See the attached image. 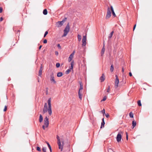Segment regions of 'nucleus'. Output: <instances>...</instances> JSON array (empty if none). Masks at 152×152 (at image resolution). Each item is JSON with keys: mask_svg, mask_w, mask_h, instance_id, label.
<instances>
[{"mask_svg": "<svg viewBox=\"0 0 152 152\" xmlns=\"http://www.w3.org/2000/svg\"><path fill=\"white\" fill-rule=\"evenodd\" d=\"M56 138L58 140L57 143L58 145L59 148L61 149V151H62L63 149V146L64 143V140L62 138H60L58 135H57Z\"/></svg>", "mask_w": 152, "mask_h": 152, "instance_id": "1", "label": "nucleus"}, {"mask_svg": "<svg viewBox=\"0 0 152 152\" xmlns=\"http://www.w3.org/2000/svg\"><path fill=\"white\" fill-rule=\"evenodd\" d=\"M51 99L50 98L48 99V113L49 115H51L52 113V111L51 109Z\"/></svg>", "mask_w": 152, "mask_h": 152, "instance_id": "2", "label": "nucleus"}, {"mask_svg": "<svg viewBox=\"0 0 152 152\" xmlns=\"http://www.w3.org/2000/svg\"><path fill=\"white\" fill-rule=\"evenodd\" d=\"M69 29L70 27L69 26V23H68L67 24L65 28L64 31V33L63 35L62 36V37H64L66 36V35H67L69 31Z\"/></svg>", "mask_w": 152, "mask_h": 152, "instance_id": "3", "label": "nucleus"}, {"mask_svg": "<svg viewBox=\"0 0 152 152\" xmlns=\"http://www.w3.org/2000/svg\"><path fill=\"white\" fill-rule=\"evenodd\" d=\"M67 18H64L61 21H59L56 23V25L58 27H59L61 26L64 22L66 21Z\"/></svg>", "mask_w": 152, "mask_h": 152, "instance_id": "4", "label": "nucleus"}, {"mask_svg": "<svg viewBox=\"0 0 152 152\" xmlns=\"http://www.w3.org/2000/svg\"><path fill=\"white\" fill-rule=\"evenodd\" d=\"M111 15V12L110 10V8L108 7L107 9V14L106 16V18L107 19L109 18Z\"/></svg>", "mask_w": 152, "mask_h": 152, "instance_id": "5", "label": "nucleus"}, {"mask_svg": "<svg viewBox=\"0 0 152 152\" xmlns=\"http://www.w3.org/2000/svg\"><path fill=\"white\" fill-rule=\"evenodd\" d=\"M44 124L46 128L48 127L49 125V119L47 116H46L44 118Z\"/></svg>", "mask_w": 152, "mask_h": 152, "instance_id": "6", "label": "nucleus"}, {"mask_svg": "<svg viewBox=\"0 0 152 152\" xmlns=\"http://www.w3.org/2000/svg\"><path fill=\"white\" fill-rule=\"evenodd\" d=\"M86 36H83V38L82 40V46H86Z\"/></svg>", "mask_w": 152, "mask_h": 152, "instance_id": "7", "label": "nucleus"}, {"mask_svg": "<svg viewBox=\"0 0 152 152\" xmlns=\"http://www.w3.org/2000/svg\"><path fill=\"white\" fill-rule=\"evenodd\" d=\"M115 86L116 88L118 86V84L119 82V80L117 75H115Z\"/></svg>", "mask_w": 152, "mask_h": 152, "instance_id": "8", "label": "nucleus"}, {"mask_svg": "<svg viewBox=\"0 0 152 152\" xmlns=\"http://www.w3.org/2000/svg\"><path fill=\"white\" fill-rule=\"evenodd\" d=\"M50 79L51 81L53 82L54 83H56V82L54 79V75L53 73H52L50 75Z\"/></svg>", "mask_w": 152, "mask_h": 152, "instance_id": "9", "label": "nucleus"}, {"mask_svg": "<svg viewBox=\"0 0 152 152\" xmlns=\"http://www.w3.org/2000/svg\"><path fill=\"white\" fill-rule=\"evenodd\" d=\"M48 111V106L47 103H45L44 104V108L43 109V114L46 113L47 111Z\"/></svg>", "mask_w": 152, "mask_h": 152, "instance_id": "10", "label": "nucleus"}, {"mask_svg": "<svg viewBox=\"0 0 152 152\" xmlns=\"http://www.w3.org/2000/svg\"><path fill=\"white\" fill-rule=\"evenodd\" d=\"M122 137V136L121 134L119 133L116 137V140L118 142H119L121 141Z\"/></svg>", "mask_w": 152, "mask_h": 152, "instance_id": "11", "label": "nucleus"}, {"mask_svg": "<svg viewBox=\"0 0 152 152\" xmlns=\"http://www.w3.org/2000/svg\"><path fill=\"white\" fill-rule=\"evenodd\" d=\"M75 52V51H74L73 52L72 54H70L68 58V61L69 62H70L71 61V60H72V59L73 57V56Z\"/></svg>", "mask_w": 152, "mask_h": 152, "instance_id": "12", "label": "nucleus"}, {"mask_svg": "<svg viewBox=\"0 0 152 152\" xmlns=\"http://www.w3.org/2000/svg\"><path fill=\"white\" fill-rule=\"evenodd\" d=\"M105 79V76L104 74L102 75V76L100 77L99 80L101 82H103Z\"/></svg>", "mask_w": 152, "mask_h": 152, "instance_id": "13", "label": "nucleus"}, {"mask_svg": "<svg viewBox=\"0 0 152 152\" xmlns=\"http://www.w3.org/2000/svg\"><path fill=\"white\" fill-rule=\"evenodd\" d=\"M110 10L111 11L114 17H116V15L114 12V9L113 7L112 6H110Z\"/></svg>", "mask_w": 152, "mask_h": 152, "instance_id": "14", "label": "nucleus"}, {"mask_svg": "<svg viewBox=\"0 0 152 152\" xmlns=\"http://www.w3.org/2000/svg\"><path fill=\"white\" fill-rule=\"evenodd\" d=\"M105 45L104 44L103 47L102 49V51H101V56H102L104 54V51H105Z\"/></svg>", "mask_w": 152, "mask_h": 152, "instance_id": "15", "label": "nucleus"}, {"mask_svg": "<svg viewBox=\"0 0 152 152\" xmlns=\"http://www.w3.org/2000/svg\"><path fill=\"white\" fill-rule=\"evenodd\" d=\"M104 124H105V122H104V118H103L102 119V122L101 123V128H102V127H104Z\"/></svg>", "mask_w": 152, "mask_h": 152, "instance_id": "16", "label": "nucleus"}, {"mask_svg": "<svg viewBox=\"0 0 152 152\" xmlns=\"http://www.w3.org/2000/svg\"><path fill=\"white\" fill-rule=\"evenodd\" d=\"M113 31H112V32H111L110 33V34H109L108 36V38L109 39H110L111 38L113 35Z\"/></svg>", "mask_w": 152, "mask_h": 152, "instance_id": "17", "label": "nucleus"}, {"mask_svg": "<svg viewBox=\"0 0 152 152\" xmlns=\"http://www.w3.org/2000/svg\"><path fill=\"white\" fill-rule=\"evenodd\" d=\"M63 75V73L62 72H58L57 74V76L58 77H61Z\"/></svg>", "mask_w": 152, "mask_h": 152, "instance_id": "18", "label": "nucleus"}, {"mask_svg": "<svg viewBox=\"0 0 152 152\" xmlns=\"http://www.w3.org/2000/svg\"><path fill=\"white\" fill-rule=\"evenodd\" d=\"M136 122L134 121H133L132 122V126L133 128L136 126Z\"/></svg>", "mask_w": 152, "mask_h": 152, "instance_id": "19", "label": "nucleus"}, {"mask_svg": "<svg viewBox=\"0 0 152 152\" xmlns=\"http://www.w3.org/2000/svg\"><path fill=\"white\" fill-rule=\"evenodd\" d=\"M46 142L48 145V146L50 151V152H52L51 148V147L50 145V144L48 142H47V141H46Z\"/></svg>", "mask_w": 152, "mask_h": 152, "instance_id": "20", "label": "nucleus"}, {"mask_svg": "<svg viewBox=\"0 0 152 152\" xmlns=\"http://www.w3.org/2000/svg\"><path fill=\"white\" fill-rule=\"evenodd\" d=\"M43 121V117L42 115L40 114L39 115V122H41Z\"/></svg>", "mask_w": 152, "mask_h": 152, "instance_id": "21", "label": "nucleus"}, {"mask_svg": "<svg viewBox=\"0 0 152 152\" xmlns=\"http://www.w3.org/2000/svg\"><path fill=\"white\" fill-rule=\"evenodd\" d=\"M78 96H79V98H80V99L81 100L82 99V95L81 94L80 91H78Z\"/></svg>", "mask_w": 152, "mask_h": 152, "instance_id": "22", "label": "nucleus"}, {"mask_svg": "<svg viewBox=\"0 0 152 152\" xmlns=\"http://www.w3.org/2000/svg\"><path fill=\"white\" fill-rule=\"evenodd\" d=\"M43 13L44 15H46L48 13V11L46 9H45L43 12Z\"/></svg>", "mask_w": 152, "mask_h": 152, "instance_id": "23", "label": "nucleus"}, {"mask_svg": "<svg viewBox=\"0 0 152 152\" xmlns=\"http://www.w3.org/2000/svg\"><path fill=\"white\" fill-rule=\"evenodd\" d=\"M42 70H39V76L41 77H42Z\"/></svg>", "mask_w": 152, "mask_h": 152, "instance_id": "24", "label": "nucleus"}, {"mask_svg": "<svg viewBox=\"0 0 152 152\" xmlns=\"http://www.w3.org/2000/svg\"><path fill=\"white\" fill-rule=\"evenodd\" d=\"M114 67L113 64H112L110 66V70L111 72H113V71Z\"/></svg>", "mask_w": 152, "mask_h": 152, "instance_id": "25", "label": "nucleus"}, {"mask_svg": "<svg viewBox=\"0 0 152 152\" xmlns=\"http://www.w3.org/2000/svg\"><path fill=\"white\" fill-rule=\"evenodd\" d=\"M71 71V69H69L66 70L65 72V74H68Z\"/></svg>", "mask_w": 152, "mask_h": 152, "instance_id": "26", "label": "nucleus"}, {"mask_svg": "<svg viewBox=\"0 0 152 152\" xmlns=\"http://www.w3.org/2000/svg\"><path fill=\"white\" fill-rule=\"evenodd\" d=\"M77 37L78 41H80L81 39V36L80 35L78 34L77 35Z\"/></svg>", "mask_w": 152, "mask_h": 152, "instance_id": "27", "label": "nucleus"}, {"mask_svg": "<svg viewBox=\"0 0 152 152\" xmlns=\"http://www.w3.org/2000/svg\"><path fill=\"white\" fill-rule=\"evenodd\" d=\"M129 116H130V117L131 118H133V116H134L132 112H131L130 113Z\"/></svg>", "mask_w": 152, "mask_h": 152, "instance_id": "28", "label": "nucleus"}, {"mask_svg": "<svg viewBox=\"0 0 152 152\" xmlns=\"http://www.w3.org/2000/svg\"><path fill=\"white\" fill-rule=\"evenodd\" d=\"M106 99H107V96H104V97L103 99L101 100V102L105 101Z\"/></svg>", "mask_w": 152, "mask_h": 152, "instance_id": "29", "label": "nucleus"}, {"mask_svg": "<svg viewBox=\"0 0 152 152\" xmlns=\"http://www.w3.org/2000/svg\"><path fill=\"white\" fill-rule=\"evenodd\" d=\"M42 150L44 152H46V147H43Z\"/></svg>", "mask_w": 152, "mask_h": 152, "instance_id": "30", "label": "nucleus"}, {"mask_svg": "<svg viewBox=\"0 0 152 152\" xmlns=\"http://www.w3.org/2000/svg\"><path fill=\"white\" fill-rule=\"evenodd\" d=\"M137 104L138 106H140L142 105L140 100H139L137 102Z\"/></svg>", "mask_w": 152, "mask_h": 152, "instance_id": "31", "label": "nucleus"}, {"mask_svg": "<svg viewBox=\"0 0 152 152\" xmlns=\"http://www.w3.org/2000/svg\"><path fill=\"white\" fill-rule=\"evenodd\" d=\"M73 63H74V62H73V61H72L71 62V68H69L70 69H71H71H73Z\"/></svg>", "mask_w": 152, "mask_h": 152, "instance_id": "32", "label": "nucleus"}, {"mask_svg": "<svg viewBox=\"0 0 152 152\" xmlns=\"http://www.w3.org/2000/svg\"><path fill=\"white\" fill-rule=\"evenodd\" d=\"M60 64L59 63H57L56 64V66L57 68L59 67H60Z\"/></svg>", "mask_w": 152, "mask_h": 152, "instance_id": "33", "label": "nucleus"}, {"mask_svg": "<svg viewBox=\"0 0 152 152\" xmlns=\"http://www.w3.org/2000/svg\"><path fill=\"white\" fill-rule=\"evenodd\" d=\"M110 86H108L107 92L108 93H109L110 92Z\"/></svg>", "mask_w": 152, "mask_h": 152, "instance_id": "34", "label": "nucleus"}, {"mask_svg": "<svg viewBox=\"0 0 152 152\" xmlns=\"http://www.w3.org/2000/svg\"><path fill=\"white\" fill-rule=\"evenodd\" d=\"M48 31H46L45 32V34H44V37H45L46 35L48 34Z\"/></svg>", "mask_w": 152, "mask_h": 152, "instance_id": "35", "label": "nucleus"}, {"mask_svg": "<svg viewBox=\"0 0 152 152\" xmlns=\"http://www.w3.org/2000/svg\"><path fill=\"white\" fill-rule=\"evenodd\" d=\"M37 150L39 151H41V149L39 147H37Z\"/></svg>", "mask_w": 152, "mask_h": 152, "instance_id": "36", "label": "nucleus"}, {"mask_svg": "<svg viewBox=\"0 0 152 152\" xmlns=\"http://www.w3.org/2000/svg\"><path fill=\"white\" fill-rule=\"evenodd\" d=\"M79 82L80 86H83V83L81 81H80Z\"/></svg>", "mask_w": 152, "mask_h": 152, "instance_id": "37", "label": "nucleus"}, {"mask_svg": "<svg viewBox=\"0 0 152 152\" xmlns=\"http://www.w3.org/2000/svg\"><path fill=\"white\" fill-rule=\"evenodd\" d=\"M83 86H80V88L79 89V91H80L81 90H82L83 89Z\"/></svg>", "mask_w": 152, "mask_h": 152, "instance_id": "38", "label": "nucleus"}, {"mask_svg": "<svg viewBox=\"0 0 152 152\" xmlns=\"http://www.w3.org/2000/svg\"><path fill=\"white\" fill-rule=\"evenodd\" d=\"M101 111L102 112V113H103V115H104V114L105 113L104 109L103 110H102Z\"/></svg>", "mask_w": 152, "mask_h": 152, "instance_id": "39", "label": "nucleus"}, {"mask_svg": "<svg viewBox=\"0 0 152 152\" xmlns=\"http://www.w3.org/2000/svg\"><path fill=\"white\" fill-rule=\"evenodd\" d=\"M105 115L107 118H108L109 117V115L108 113L105 114Z\"/></svg>", "mask_w": 152, "mask_h": 152, "instance_id": "40", "label": "nucleus"}, {"mask_svg": "<svg viewBox=\"0 0 152 152\" xmlns=\"http://www.w3.org/2000/svg\"><path fill=\"white\" fill-rule=\"evenodd\" d=\"M57 47H58V48L59 49H61V46L59 44H58L57 45Z\"/></svg>", "mask_w": 152, "mask_h": 152, "instance_id": "41", "label": "nucleus"}, {"mask_svg": "<svg viewBox=\"0 0 152 152\" xmlns=\"http://www.w3.org/2000/svg\"><path fill=\"white\" fill-rule=\"evenodd\" d=\"M43 70V66H42V64H41V66H40V69L39 70Z\"/></svg>", "mask_w": 152, "mask_h": 152, "instance_id": "42", "label": "nucleus"}, {"mask_svg": "<svg viewBox=\"0 0 152 152\" xmlns=\"http://www.w3.org/2000/svg\"><path fill=\"white\" fill-rule=\"evenodd\" d=\"M47 41L46 39H45L43 41V43L44 44L46 43H47Z\"/></svg>", "mask_w": 152, "mask_h": 152, "instance_id": "43", "label": "nucleus"}, {"mask_svg": "<svg viewBox=\"0 0 152 152\" xmlns=\"http://www.w3.org/2000/svg\"><path fill=\"white\" fill-rule=\"evenodd\" d=\"M55 54L56 56H58V53L57 51H56L55 52Z\"/></svg>", "mask_w": 152, "mask_h": 152, "instance_id": "44", "label": "nucleus"}, {"mask_svg": "<svg viewBox=\"0 0 152 152\" xmlns=\"http://www.w3.org/2000/svg\"><path fill=\"white\" fill-rule=\"evenodd\" d=\"M7 110V107L6 106H5V107L4 109V111H5Z\"/></svg>", "mask_w": 152, "mask_h": 152, "instance_id": "45", "label": "nucleus"}, {"mask_svg": "<svg viewBox=\"0 0 152 152\" xmlns=\"http://www.w3.org/2000/svg\"><path fill=\"white\" fill-rule=\"evenodd\" d=\"M46 95H47L48 94V88H46Z\"/></svg>", "mask_w": 152, "mask_h": 152, "instance_id": "46", "label": "nucleus"}, {"mask_svg": "<svg viewBox=\"0 0 152 152\" xmlns=\"http://www.w3.org/2000/svg\"><path fill=\"white\" fill-rule=\"evenodd\" d=\"M3 11V9L2 7H0V13H1Z\"/></svg>", "mask_w": 152, "mask_h": 152, "instance_id": "47", "label": "nucleus"}, {"mask_svg": "<svg viewBox=\"0 0 152 152\" xmlns=\"http://www.w3.org/2000/svg\"><path fill=\"white\" fill-rule=\"evenodd\" d=\"M129 75L130 76H132V74L131 72H130L129 73Z\"/></svg>", "mask_w": 152, "mask_h": 152, "instance_id": "48", "label": "nucleus"}, {"mask_svg": "<svg viewBox=\"0 0 152 152\" xmlns=\"http://www.w3.org/2000/svg\"><path fill=\"white\" fill-rule=\"evenodd\" d=\"M136 26V24L134 26L133 30L134 31L135 28Z\"/></svg>", "mask_w": 152, "mask_h": 152, "instance_id": "49", "label": "nucleus"}, {"mask_svg": "<svg viewBox=\"0 0 152 152\" xmlns=\"http://www.w3.org/2000/svg\"><path fill=\"white\" fill-rule=\"evenodd\" d=\"M136 26V24L134 26L133 30L134 31L135 28Z\"/></svg>", "mask_w": 152, "mask_h": 152, "instance_id": "50", "label": "nucleus"}, {"mask_svg": "<svg viewBox=\"0 0 152 152\" xmlns=\"http://www.w3.org/2000/svg\"><path fill=\"white\" fill-rule=\"evenodd\" d=\"M45 126L44 125H43L42 126V128L43 129L45 130Z\"/></svg>", "mask_w": 152, "mask_h": 152, "instance_id": "51", "label": "nucleus"}, {"mask_svg": "<svg viewBox=\"0 0 152 152\" xmlns=\"http://www.w3.org/2000/svg\"><path fill=\"white\" fill-rule=\"evenodd\" d=\"M3 20V18H2V17H1L0 18V21H2Z\"/></svg>", "mask_w": 152, "mask_h": 152, "instance_id": "52", "label": "nucleus"}, {"mask_svg": "<svg viewBox=\"0 0 152 152\" xmlns=\"http://www.w3.org/2000/svg\"><path fill=\"white\" fill-rule=\"evenodd\" d=\"M126 139L127 140H128V135H127V133H126Z\"/></svg>", "mask_w": 152, "mask_h": 152, "instance_id": "53", "label": "nucleus"}, {"mask_svg": "<svg viewBox=\"0 0 152 152\" xmlns=\"http://www.w3.org/2000/svg\"><path fill=\"white\" fill-rule=\"evenodd\" d=\"M42 47V45H40L39 47V49L40 50Z\"/></svg>", "mask_w": 152, "mask_h": 152, "instance_id": "54", "label": "nucleus"}, {"mask_svg": "<svg viewBox=\"0 0 152 152\" xmlns=\"http://www.w3.org/2000/svg\"><path fill=\"white\" fill-rule=\"evenodd\" d=\"M122 72H124V69L123 67V68H122Z\"/></svg>", "mask_w": 152, "mask_h": 152, "instance_id": "55", "label": "nucleus"}, {"mask_svg": "<svg viewBox=\"0 0 152 152\" xmlns=\"http://www.w3.org/2000/svg\"><path fill=\"white\" fill-rule=\"evenodd\" d=\"M20 32V31L19 30H18V31H17V34H18V32Z\"/></svg>", "mask_w": 152, "mask_h": 152, "instance_id": "56", "label": "nucleus"}, {"mask_svg": "<svg viewBox=\"0 0 152 152\" xmlns=\"http://www.w3.org/2000/svg\"><path fill=\"white\" fill-rule=\"evenodd\" d=\"M38 82H39V80H38Z\"/></svg>", "mask_w": 152, "mask_h": 152, "instance_id": "57", "label": "nucleus"}]
</instances>
